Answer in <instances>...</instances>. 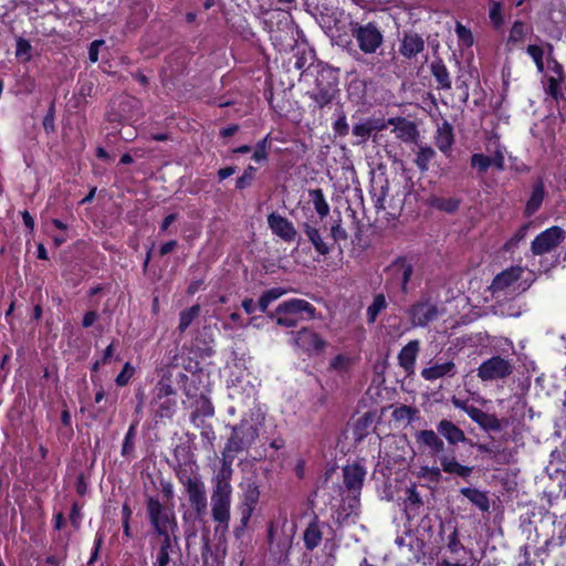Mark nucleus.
Here are the masks:
<instances>
[{
  "instance_id": "f257e3e1",
  "label": "nucleus",
  "mask_w": 566,
  "mask_h": 566,
  "mask_svg": "<svg viewBox=\"0 0 566 566\" xmlns=\"http://www.w3.org/2000/svg\"><path fill=\"white\" fill-rule=\"evenodd\" d=\"M262 420L263 417L259 411H251L239 424L232 427V433L222 451V464L229 463L230 468H232L234 457L249 449L255 442Z\"/></svg>"
},
{
  "instance_id": "f03ea898",
  "label": "nucleus",
  "mask_w": 566,
  "mask_h": 566,
  "mask_svg": "<svg viewBox=\"0 0 566 566\" xmlns=\"http://www.w3.org/2000/svg\"><path fill=\"white\" fill-rule=\"evenodd\" d=\"M233 470L230 464H221L220 470L212 479L211 514L214 522L228 526L230 521V509L232 500Z\"/></svg>"
},
{
  "instance_id": "7ed1b4c3",
  "label": "nucleus",
  "mask_w": 566,
  "mask_h": 566,
  "mask_svg": "<svg viewBox=\"0 0 566 566\" xmlns=\"http://www.w3.org/2000/svg\"><path fill=\"white\" fill-rule=\"evenodd\" d=\"M315 307L305 300L292 298L285 301L275 308L272 317H275L276 324L284 327L296 326L300 319L315 318Z\"/></svg>"
},
{
  "instance_id": "20e7f679",
  "label": "nucleus",
  "mask_w": 566,
  "mask_h": 566,
  "mask_svg": "<svg viewBox=\"0 0 566 566\" xmlns=\"http://www.w3.org/2000/svg\"><path fill=\"white\" fill-rule=\"evenodd\" d=\"M350 25L352 35L364 54H375L382 46L384 35L377 23L352 22Z\"/></svg>"
},
{
  "instance_id": "39448f33",
  "label": "nucleus",
  "mask_w": 566,
  "mask_h": 566,
  "mask_svg": "<svg viewBox=\"0 0 566 566\" xmlns=\"http://www.w3.org/2000/svg\"><path fill=\"white\" fill-rule=\"evenodd\" d=\"M146 504L148 520L155 533L157 535L174 534L177 530L175 513L156 497H148Z\"/></svg>"
},
{
  "instance_id": "423d86ee",
  "label": "nucleus",
  "mask_w": 566,
  "mask_h": 566,
  "mask_svg": "<svg viewBox=\"0 0 566 566\" xmlns=\"http://www.w3.org/2000/svg\"><path fill=\"white\" fill-rule=\"evenodd\" d=\"M513 370L514 364L511 359L494 355L480 364L476 376L482 382H493L506 379Z\"/></svg>"
},
{
  "instance_id": "0eeeda50",
  "label": "nucleus",
  "mask_w": 566,
  "mask_h": 566,
  "mask_svg": "<svg viewBox=\"0 0 566 566\" xmlns=\"http://www.w3.org/2000/svg\"><path fill=\"white\" fill-rule=\"evenodd\" d=\"M413 265L405 258H398L386 269V287L399 289L403 294L410 290Z\"/></svg>"
},
{
  "instance_id": "6e6552de",
  "label": "nucleus",
  "mask_w": 566,
  "mask_h": 566,
  "mask_svg": "<svg viewBox=\"0 0 566 566\" xmlns=\"http://www.w3.org/2000/svg\"><path fill=\"white\" fill-rule=\"evenodd\" d=\"M441 469L437 467H421L419 475L423 479L438 482L441 478V471L455 474L461 478H468L471 475L473 468L459 463L454 455L443 454L439 457Z\"/></svg>"
},
{
  "instance_id": "1a4fd4ad",
  "label": "nucleus",
  "mask_w": 566,
  "mask_h": 566,
  "mask_svg": "<svg viewBox=\"0 0 566 566\" xmlns=\"http://www.w3.org/2000/svg\"><path fill=\"white\" fill-rule=\"evenodd\" d=\"M241 486L243 490L240 506L241 518L240 527L234 531L237 537H240L241 533H243L244 528L248 526L260 499L259 486L255 482L248 480L242 483Z\"/></svg>"
},
{
  "instance_id": "9d476101",
  "label": "nucleus",
  "mask_w": 566,
  "mask_h": 566,
  "mask_svg": "<svg viewBox=\"0 0 566 566\" xmlns=\"http://www.w3.org/2000/svg\"><path fill=\"white\" fill-rule=\"evenodd\" d=\"M412 327H426L436 321L441 311L429 297H421L407 311Z\"/></svg>"
},
{
  "instance_id": "9b49d317",
  "label": "nucleus",
  "mask_w": 566,
  "mask_h": 566,
  "mask_svg": "<svg viewBox=\"0 0 566 566\" xmlns=\"http://www.w3.org/2000/svg\"><path fill=\"white\" fill-rule=\"evenodd\" d=\"M566 238L564 229L553 226L541 232L532 241L531 251L535 255H543L556 249Z\"/></svg>"
},
{
  "instance_id": "f8f14e48",
  "label": "nucleus",
  "mask_w": 566,
  "mask_h": 566,
  "mask_svg": "<svg viewBox=\"0 0 566 566\" xmlns=\"http://www.w3.org/2000/svg\"><path fill=\"white\" fill-rule=\"evenodd\" d=\"M189 502L196 514L200 517L207 513V493L205 483L199 478H188L184 481Z\"/></svg>"
},
{
  "instance_id": "ddd939ff",
  "label": "nucleus",
  "mask_w": 566,
  "mask_h": 566,
  "mask_svg": "<svg viewBox=\"0 0 566 566\" xmlns=\"http://www.w3.org/2000/svg\"><path fill=\"white\" fill-rule=\"evenodd\" d=\"M293 343L310 355L322 353L326 346V342L316 332L307 327L293 333Z\"/></svg>"
},
{
  "instance_id": "4468645a",
  "label": "nucleus",
  "mask_w": 566,
  "mask_h": 566,
  "mask_svg": "<svg viewBox=\"0 0 566 566\" xmlns=\"http://www.w3.org/2000/svg\"><path fill=\"white\" fill-rule=\"evenodd\" d=\"M387 126H394L392 133L403 143H417L419 130L413 122L405 117H390L386 122Z\"/></svg>"
},
{
  "instance_id": "2eb2a0df",
  "label": "nucleus",
  "mask_w": 566,
  "mask_h": 566,
  "mask_svg": "<svg viewBox=\"0 0 566 566\" xmlns=\"http://www.w3.org/2000/svg\"><path fill=\"white\" fill-rule=\"evenodd\" d=\"M268 224L272 232L286 242H292L297 235V231L293 223L285 217L272 212L268 216Z\"/></svg>"
},
{
  "instance_id": "dca6fc26",
  "label": "nucleus",
  "mask_w": 566,
  "mask_h": 566,
  "mask_svg": "<svg viewBox=\"0 0 566 566\" xmlns=\"http://www.w3.org/2000/svg\"><path fill=\"white\" fill-rule=\"evenodd\" d=\"M457 366L453 360L434 361L430 363L428 367L421 370V377L427 381H434L437 379L449 377L452 378L457 375Z\"/></svg>"
},
{
  "instance_id": "f3484780",
  "label": "nucleus",
  "mask_w": 566,
  "mask_h": 566,
  "mask_svg": "<svg viewBox=\"0 0 566 566\" xmlns=\"http://www.w3.org/2000/svg\"><path fill=\"white\" fill-rule=\"evenodd\" d=\"M419 352L420 342L418 339L408 342L399 352L398 363L407 375H412L415 373L416 360Z\"/></svg>"
},
{
  "instance_id": "a211bd4d",
  "label": "nucleus",
  "mask_w": 566,
  "mask_h": 566,
  "mask_svg": "<svg viewBox=\"0 0 566 566\" xmlns=\"http://www.w3.org/2000/svg\"><path fill=\"white\" fill-rule=\"evenodd\" d=\"M387 128L384 119L368 118L353 126V135L358 138L357 145L365 144L375 132H381Z\"/></svg>"
},
{
  "instance_id": "6ab92c4d",
  "label": "nucleus",
  "mask_w": 566,
  "mask_h": 566,
  "mask_svg": "<svg viewBox=\"0 0 566 566\" xmlns=\"http://www.w3.org/2000/svg\"><path fill=\"white\" fill-rule=\"evenodd\" d=\"M522 273L523 268L521 266H511L505 269L493 279L491 284L492 292L496 293L506 290L521 279Z\"/></svg>"
},
{
  "instance_id": "aec40b11",
  "label": "nucleus",
  "mask_w": 566,
  "mask_h": 566,
  "mask_svg": "<svg viewBox=\"0 0 566 566\" xmlns=\"http://www.w3.org/2000/svg\"><path fill=\"white\" fill-rule=\"evenodd\" d=\"M434 143L441 153H443L447 157L450 156L451 148L454 143V134L453 127L447 120L438 126L434 135Z\"/></svg>"
},
{
  "instance_id": "412c9836",
  "label": "nucleus",
  "mask_w": 566,
  "mask_h": 566,
  "mask_svg": "<svg viewBox=\"0 0 566 566\" xmlns=\"http://www.w3.org/2000/svg\"><path fill=\"white\" fill-rule=\"evenodd\" d=\"M366 471L359 464H350L346 465L343 470L344 484L352 492H359L364 480H365Z\"/></svg>"
},
{
  "instance_id": "4be33fe9",
  "label": "nucleus",
  "mask_w": 566,
  "mask_h": 566,
  "mask_svg": "<svg viewBox=\"0 0 566 566\" xmlns=\"http://www.w3.org/2000/svg\"><path fill=\"white\" fill-rule=\"evenodd\" d=\"M438 432L447 440L449 444H457L465 442L467 437L464 431L453 423L451 420L442 419L437 424Z\"/></svg>"
},
{
  "instance_id": "5701e85b",
  "label": "nucleus",
  "mask_w": 566,
  "mask_h": 566,
  "mask_svg": "<svg viewBox=\"0 0 566 566\" xmlns=\"http://www.w3.org/2000/svg\"><path fill=\"white\" fill-rule=\"evenodd\" d=\"M160 537L159 547L156 553L154 566H167L170 563V553L174 545L177 544V536L171 533L158 535Z\"/></svg>"
},
{
  "instance_id": "b1692460",
  "label": "nucleus",
  "mask_w": 566,
  "mask_h": 566,
  "mask_svg": "<svg viewBox=\"0 0 566 566\" xmlns=\"http://www.w3.org/2000/svg\"><path fill=\"white\" fill-rule=\"evenodd\" d=\"M416 441L427 447L432 455H437L444 450L443 440L433 430H420L416 433Z\"/></svg>"
},
{
  "instance_id": "393cba45",
  "label": "nucleus",
  "mask_w": 566,
  "mask_h": 566,
  "mask_svg": "<svg viewBox=\"0 0 566 566\" xmlns=\"http://www.w3.org/2000/svg\"><path fill=\"white\" fill-rule=\"evenodd\" d=\"M423 49L424 41L419 34L406 33L401 41L399 51L405 57L411 59L422 52Z\"/></svg>"
},
{
  "instance_id": "a878e982",
  "label": "nucleus",
  "mask_w": 566,
  "mask_h": 566,
  "mask_svg": "<svg viewBox=\"0 0 566 566\" xmlns=\"http://www.w3.org/2000/svg\"><path fill=\"white\" fill-rule=\"evenodd\" d=\"M470 418L486 431H500L502 429L500 420L494 416L484 412L480 408L470 410Z\"/></svg>"
},
{
  "instance_id": "bb28decb",
  "label": "nucleus",
  "mask_w": 566,
  "mask_h": 566,
  "mask_svg": "<svg viewBox=\"0 0 566 566\" xmlns=\"http://www.w3.org/2000/svg\"><path fill=\"white\" fill-rule=\"evenodd\" d=\"M545 198V186L543 180H537L534 186L531 193L530 199L526 202L525 207V216L531 217L533 216L542 206L543 200Z\"/></svg>"
},
{
  "instance_id": "cd10ccee",
  "label": "nucleus",
  "mask_w": 566,
  "mask_h": 566,
  "mask_svg": "<svg viewBox=\"0 0 566 566\" xmlns=\"http://www.w3.org/2000/svg\"><path fill=\"white\" fill-rule=\"evenodd\" d=\"M430 70L432 76L436 78L438 83V88L447 91L451 88L450 74L442 60H434L430 65Z\"/></svg>"
},
{
  "instance_id": "c85d7f7f",
  "label": "nucleus",
  "mask_w": 566,
  "mask_h": 566,
  "mask_svg": "<svg viewBox=\"0 0 566 566\" xmlns=\"http://www.w3.org/2000/svg\"><path fill=\"white\" fill-rule=\"evenodd\" d=\"M446 552L449 553V556L471 558L469 551L460 542L455 527H453L451 533L448 535Z\"/></svg>"
},
{
  "instance_id": "c756f323",
  "label": "nucleus",
  "mask_w": 566,
  "mask_h": 566,
  "mask_svg": "<svg viewBox=\"0 0 566 566\" xmlns=\"http://www.w3.org/2000/svg\"><path fill=\"white\" fill-rule=\"evenodd\" d=\"M303 230L307 235L311 243L314 245V249L322 255H326L329 253V245L322 239L318 229L312 227L310 223L305 222L303 224Z\"/></svg>"
},
{
  "instance_id": "7c9ffc66",
  "label": "nucleus",
  "mask_w": 566,
  "mask_h": 566,
  "mask_svg": "<svg viewBox=\"0 0 566 566\" xmlns=\"http://www.w3.org/2000/svg\"><path fill=\"white\" fill-rule=\"evenodd\" d=\"M407 538L408 560L420 562L424 557V542L410 533H407Z\"/></svg>"
},
{
  "instance_id": "2f4dec72",
  "label": "nucleus",
  "mask_w": 566,
  "mask_h": 566,
  "mask_svg": "<svg viewBox=\"0 0 566 566\" xmlns=\"http://www.w3.org/2000/svg\"><path fill=\"white\" fill-rule=\"evenodd\" d=\"M304 545L312 551L317 547L322 541V531L316 518L308 524L303 535Z\"/></svg>"
},
{
  "instance_id": "473e14b6",
  "label": "nucleus",
  "mask_w": 566,
  "mask_h": 566,
  "mask_svg": "<svg viewBox=\"0 0 566 566\" xmlns=\"http://www.w3.org/2000/svg\"><path fill=\"white\" fill-rule=\"evenodd\" d=\"M460 492L481 511H489L490 502L485 493L471 488H463Z\"/></svg>"
},
{
  "instance_id": "72a5a7b5",
  "label": "nucleus",
  "mask_w": 566,
  "mask_h": 566,
  "mask_svg": "<svg viewBox=\"0 0 566 566\" xmlns=\"http://www.w3.org/2000/svg\"><path fill=\"white\" fill-rule=\"evenodd\" d=\"M387 306H388V303H387L385 294H382V293L376 294L373 298V302L366 310L367 322L369 324L375 323L379 313L382 312L385 308H387Z\"/></svg>"
},
{
  "instance_id": "f704fd0d",
  "label": "nucleus",
  "mask_w": 566,
  "mask_h": 566,
  "mask_svg": "<svg viewBox=\"0 0 566 566\" xmlns=\"http://www.w3.org/2000/svg\"><path fill=\"white\" fill-rule=\"evenodd\" d=\"M311 201L321 219L325 218L329 213V205L327 203L324 192L322 189H311L308 191Z\"/></svg>"
},
{
  "instance_id": "c9c22d12",
  "label": "nucleus",
  "mask_w": 566,
  "mask_h": 566,
  "mask_svg": "<svg viewBox=\"0 0 566 566\" xmlns=\"http://www.w3.org/2000/svg\"><path fill=\"white\" fill-rule=\"evenodd\" d=\"M434 157L436 150L431 146H419L415 164L420 171L424 172L429 169V164Z\"/></svg>"
},
{
  "instance_id": "e433bc0d",
  "label": "nucleus",
  "mask_w": 566,
  "mask_h": 566,
  "mask_svg": "<svg viewBox=\"0 0 566 566\" xmlns=\"http://www.w3.org/2000/svg\"><path fill=\"white\" fill-rule=\"evenodd\" d=\"M527 33L528 28L525 25V23L522 21H515L510 30L506 44L513 48L514 45L523 42Z\"/></svg>"
},
{
  "instance_id": "4c0bfd02",
  "label": "nucleus",
  "mask_w": 566,
  "mask_h": 566,
  "mask_svg": "<svg viewBox=\"0 0 566 566\" xmlns=\"http://www.w3.org/2000/svg\"><path fill=\"white\" fill-rule=\"evenodd\" d=\"M200 306L198 304L182 311L179 315L178 331L185 333L186 329L191 325L193 319L199 315Z\"/></svg>"
},
{
  "instance_id": "58836bf2",
  "label": "nucleus",
  "mask_w": 566,
  "mask_h": 566,
  "mask_svg": "<svg viewBox=\"0 0 566 566\" xmlns=\"http://www.w3.org/2000/svg\"><path fill=\"white\" fill-rule=\"evenodd\" d=\"M352 366L353 359L342 354L335 356L329 363V368L339 375L347 374L350 370Z\"/></svg>"
},
{
  "instance_id": "ea45409f",
  "label": "nucleus",
  "mask_w": 566,
  "mask_h": 566,
  "mask_svg": "<svg viewBox=\"0 0 566 566\" xmlns=\"http://www.w3.org/2000/svg\"><path fill=\"white\" fill-rule=\"evenodd\" d=\"M431 205L441 211L452 213L459 209L460 200L457 198L434 197L431 199Z\"/></svg>"
},
{
  "instance_id": "a19ab883",
  "label": "nucleus",
  "mask_w": 566,
  "mask_h": 566,
  "mask_svg": "<svg viewBox=\"0 0 566 566\" xmlns=\"http://www.w3.org/2000/svg\"><path fill=\"white\" fill-rule=\"evenodd\" d=\"M15 57L23 63L29 62L32 59V45L24 38L17 39Z\"/></svg>"
},
{
  "instance_id": "79ce46f5",
  "label": "nucleus",
  "mask_w": 566,
  "mask_h": 566,
  "mask_svg": "<svg viewBox=\"0 0 566 566\" xmlns=\"http://www.w3.org/2000/svg\"><path fill=\"white\" fill-rule=\"evenodd\" d=\"M470 164L479 174H484L491 167V157L483 154H473Z\"/></svg>"
},
{
  "instance_id": "37998d69",
  "label": "nucleus",
  "mask_w": 566,
  "mask_h": 566,
  "mask_svg": "<svg viewBox=\"0 0 566 566\" xmlns=\"http://www.w3.org/2000/svg\"><path fill=\"white\" fill-rule=\"evenodd\" d=\"M527 54L533 59L538 72H543L544 65V49L542 46L531 44L526 49Z\"/></svg>"
},
{
  "instance_id": "c03bdc74",
  "label": "nucleus",
  "mask_w": 566,
  "mask_h": 566,
  "mask_svg": "<svg viewBox=\"0 0 566 566\" xmlns=\"http://www.w3.org/2000/svg\"><path fill=\"white\" fill-rule=\"evenodd\" d=\"M417 415V409L410 406H400L396 408L392 412V417L400 421L406 420L408 423L412 422L415 416Z\"/></svg>"
},
{
  "instance_id": "a18cd8bd",
  "label": "nucleus",
  "mask_w": 566,
  "mask_h": 566,
  "mask_svg": "<svg viewBox=\"0 0 566 566\" xmlns=\"http://www.w3.org/2000/svg\"><path fill=\"white\" fill-rule=\"evenodd\" d=\"M388 191H389V184L388 181L386 180L384 185L380 186V188L378 189V191L375 190L374 192V202H375V208L377 210H385L386 209V197L388 196Z\"/></svg>"
},
{
  "instance_id": "49530a36",
  "label": "nucleus",
  "mask_w": 566,
  "mask_h": 566,
  "mask_svg": "<svg viewBox=\"0 0 566 566\" xmlns=\"http://www.w3.org/2000/svg\"><path fill=\"white\" fill-rule=\"evenodd\" d=\"M455 33L460 42H462L465 46H471L473 44V35L472 32L464 27L462 23L458 22L455 24Z\"/></svg>"
},
{
  "instance_id": "de8ad7c7",
  "label": "nucleus",
  "mask_w": 566,
  "mask_h": 566,
  "mask_svg": "<svg viewBox=\"0 0 566 566\" xmlns=\"http://www.w3.org/2000/svg\"><path fill=\"white\" fill-rule=\"evenodd\" d=\"M489 17L494 27H500L503 24L504 19L502 14V4L500 2L493 1L491 3Z\"/></svg>"
},
{
  "instance_id": "09e8293b",
  "label": "nucleus",
  "mask_w": 566,
  "mask_h": 566,
  "mask_svg": "<svg viewBox=\"0 0 566 566\" xmlns=\"http://www.w3.org/2000/svg\"><path fill=\"white\" fill-rule=\"evenodd\" d=\"M314 101L318 104L319 107L332 102L334 97V93L331 88H319L313 95Z\"/></svg>"
},
{
  "instance_id": "8fccbe9b",
  "label": "nucleus",
  "mask_w": 566,
  "mask_h": 566,
  "mask_svg": "<svg viewBox=\"0 0 566 566\" xmlns=\"http://www.w3.org/2000/svg\"><path fill=\"white\" fill-rule=\"evenodd\" d=\"M254 174H255V168L253 166H249L244 172L242 174V176H240L238 179H237V188L238 189H244L247 187H249L254 178Z\"/></svg>"
},
{
  "instance_id": "3c124183",
  "label": "nucleus",
  "mask_w": 566,
  "mask_h": 566,
  "mask_svg": "<svg viewBox=\"0 0 566 566\" xmlns=\"http://www.w3.org/2000/svg\"><path fill=\"white\" fill-rule=\"evenodd\" d=\"M135 424H132L125 436L122 454L128 455L134 450Z\"/></svg>"
},
{
  "instance_id": "603ef678",
  "label": "nucleus",
  "mask_w": 566,
  "mask_h": 566,
  "mask_svg": "<svg viewBox=\"0 0 566 566\" xmlns=\"http://www.w3.org/2000/svg\"><path fill=\"white\" fill-rule=\"evenodd\" d=\"M471 558L446 556L437 566H468Z\"/></svg>"
},
{
  "instance_id": "864d4df0",
  "label": "nucleus",
  "mask_w": 566,
  "mask_h": 566,
  "mask_svg": "<svg viewBox=\"0 0 566 566\" xmlns=\"http://www.w3.org/2000/svg\"><path fill=\"white\" fill-rule=\"evenodd\" d=\"M546 91L552 97L557 99L562 95L558 80L555 77H549L546 84Z\"/></svg>"
},
{
  "instance_id": "5fc2aeb1",
  "label": "nucleus",
  "mask_w": 566,
  "mask_h": 566,
  "mask_svg": "<svg viewBox=\"0 0 566 566\" xmlns=\"http://www.w3.org/2000/svg\"><path fill=\"white\" fill-rule=\"evenodd\" d=\"M334 132L338 136H346L349 132V126L346 120V116L342 115L335 123H334Z\"/></svg>"
},
{
  "instance_id": "6e6d98bb",
  "label": "nucleus",
  "mask_w": 566,
  "mask_h": 566,
  "mask_svg": "<svg viewBox=\"0 0 566 566\" xmlns=\"http://www.w3.org/2000/svg\"><path fill=\"white\" fill-rule=\"evenodd\" d=\"M133 371H134V369L127 363L124 366V369L116 377V384L118 386H125L128 382L129 378L132 377Z\"/></svg>"
},
{
  "instance_id": "4d7b16f0",
  "label": "nucleus",
  "mask_w": 566,
  "mask_h": 566,
  "mask_svg": "<svg viewBox=\"0 0 566 566\" xmlns=\"http://www.w3.org/2000/svg\"><path fill=\"white\" fill-rule=\"evenodd\" d=\"M331 234L335 241L347 239V233L339 222L332 227Z\"/></svg>"
},
{
  "instance_id": "13d9d810",
  "label": "nucleus",
  "mask_w": 566,
  "mask_h": 566,
  "mask_svg": "<svg viewBox=\"0 0 566 566\" xmlns=\"http://www.w3.org/2000/svg\"><path fill=\"white\" fill-rule=\"evenodd\" d=\"M104 43L102 40H95L90 45L88 57L92 63L98 61L99 46Z\"/></svg>"
},
{
  "instance_id": "bf43d9fd",
  "label": "nucleus",
  "mask_w": 566,
  "mask_h": 566,
  "mask_svg": "<svg viewBox=\"0 0 566 566\" xmlns=\"http://www.w3.org/2000/svg\"><path fill=\"white\" fill-rule=\"evenodd\" d=\"M43 127L50 133L54 130V106L52 105L43 118Z\"/></svg>"
},
{
  "instance_id": "052dcab7",
  "label": "nucleus",
  "mask_w": 566,
  "mask_h": 566,
  "mask_svg": "<svg viewBox=\"0 0 566 566\" xmlns=\"http://www.w3.org/2000/svg\"><path fill=\"white\" fill-rule=\"evenodd\" d=\"M491 166H494L500 171L504 169L505 160L501 150H496L491 157Z\"/></svg>"
},
{
  "instance_id": "680f3d73",
  "label": "nucleus",
  "mask_w": 566,
  "mask_h": 566,
  "mask_svg": "<svg viewBox=\"0 0 566 566\" xmlns=\"http://www.w3.org/2000/svg\"><path fill=\"white\" fill-rule=\"evenodd\" d=\"M451 402L455 408L463 410L469 417H470V412H471L470 410H474L476 408L472 405H468L467 401L461 400L457 397H452Z\"/></svg>"
},
{
  "instance_id": "e2e57ef3",
  "label": "nucleus",
  "mask_w": 566,
  "mask_h": 566,
  "mask_svg": "<svg viewBox=\"0 0 566 566\" xmlns=\"http://www.w3.org/2000/svg\"><path fill=\"white\" fill-rule=\"evenodd\" d=\"M407 501L416 506H420L422 504L420 494L417 492L416 488H409L407 490Z\"/></svg>"
},
{
  "instance_id": "0e129e2a",
  "label": "nucleus",
  "mask_w": 566,
  "mask_h": 566,
  "mask_svg": "<svg viewBox=\"0 0 566 566\" xmlns=\"http://www.w3.org/2000/svg\"><path fill=\"white\" fill-rule=\"evenodd\" d=\"M268 300L272 303L284 294V290L280 287L268 290L263 293Z\"/></svg>"
},
{
  "instance_id": "69168bd1",
  "label": "nucleus",
  "mask_w": 566,
  "mask_h": 566,
  "mask_svg": "<svg viewBox=\"0 0 566 566\" xmlns=\"http://www.w3.org/2000/svg\"><path fill=\"white\" fill-rule=\"evenodd\" d=\"M70 520L75 527H78L81 520V512L77 504H73L70 513Z\"/></svg>"
},
{
  "instance_id": "338daca9",
  "label": "nucleus",
  "mask_w": 566,
  "mask_h": 566,
  "mask_svg": "<svg viewBox=\"0 0 566 566\" xmlns=\"http://www.w3.org/2000/svg\"><path fill=\"white\" fill-rule=\"evenodd\" d=\"M97 317H98V315H97V313H96V312H94V311H90V312H87V313L84 315V317H83V326H84V327H90V326H92V325L96 322Z\"/></svg>"
},
{
  "instance_id": "774afa93",
  "label": "nucleus",
  "mask_w": 566,
  "mask_h": 566,
  "mask_svg": "<svg viewBox=\"0 0 566 566\" xmlns=\"http://www.w3.org/2000/svg\"><path fill=\"white\" fill-rule=\"evenodd\" d=\"M234 172H235V167L229 166V167L219 169L218 177L220 180H224L228 177L232 176Z\"/></svg>"
}]
</instances>
